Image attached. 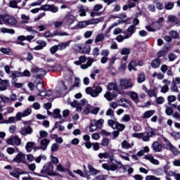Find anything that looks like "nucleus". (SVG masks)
I'll return each mask as SVG.
<instances>
[{
	"label": "nucleus",
	"mask_w": 180,
	"mask_h": 180,
	"mask_svg": "<svg viewBox=\"0 0 180 180\" xmlns=\"http://www.w3.org/2000/svg\"><path fill=\"white\" fill-rule=\"evenodd\" d=\"M54 166L51 162L46 164L44 166L43 169L41 170V174L42 175H49V176H57L58 174L53 172ZM51 170V171H50Z\"/></svg>",
	"instance_id": "f257e3e1"
},
{
	"label": "nucleus",
	"mask_w": 180,
	"mask_h": 180,
	"mask_svg": "<svg viewBox=\"0 0 180 180\" xmlns=\"http://www.w3.org/2000/svg\"><path fill=\"white\" fill-rule=\"evenodd\" d=\"M85 91L88 95H91V96L93 98H97V96H99V94L102 92L103 89L102 86H97L93 89L91 87H87Z\"/></svg>",
	"instance_id": "f03ea898"
},
{
	"label": "nucleus",
	"mask_w": 180,
	"mask_h": 180,
	"mask_svg": "<svg viewBox=\"0 0 180 180\" xmlns=\"http://www.w3.org/2000/svg\"><path fill=\"white\" fill-rule=\"evenodd\" d=\"M104 122L105 121L102 119H100L97 121L96 120H91L89 131L92 132L95 131V130H96L97 129H102V127H103Z\"/></svg>",
	"instance_id": "7ed1b4c3"
},
{
	"label": "nucleus",
	"mask_w": 180,
	"mask_h": 180,
	"mask_svg": "<svg viewBox=\"0 0 180 180\" xmlns=\"http://www.w3.org/2000/svg\"><path fill=\"white\" fill-rule=\"evenodd\" d=\"M0 19H1V20H3L6 25H10V26H15L16 23H18L16 18L9 15H0Z\"/></svg>",
	"instance_id": "20e7f679"
},
{
	"label": "nucleus",
	"mask_w": 180,
	"mask_h": 180,
	"mask_svg": "<svg viewBox=\"0 0 180 180\" xmlns=\"http://www.w3.org/2000/svg\"><path fill=\"white\" fill-rule=\"evenodd\" d=\"M120 86L122 89H130V88L134 86V83H133L131 79H120Z\"/></svg>",
	"instance_id": "39448f33"
},
{
	"label": "nucleus",
	"mask_w": 180,
	"mask_h": 180,
	"mask_svg": "<svg viewBox=\"0 0 180 180\" xmlns=\"http://www.w3.org/2000/svg\"><path fill=\"white\" fill-rule=\"evenodd\" d=\"M164 22V17H160L156 22H154L151 25H148L146 27V29L148 30V32H156V30H160V23H162Z\"/></svg>",
	"instance_id": "423d86ee"
},
{
	"label": "nucleus",
	"mask_w": 180,
	"mask_h": 180,
	"mask_svg": "<svg viewBox=\"0 0 180 180\" xmlns=\"http://www.w3.org/2000/svg\"><path fill=\"white\" fill-rule=\"evenodd\" d=\"M108 126L112 127V129H117L119 131H123V130H124V127H126L124 124H120L117 122H115L113 121V120H109L108 121Z\"/></svg>",
	"instance_id": "0eeeda50"
},
{
	"label": "nucleus",
	"mask_w": 180,
	"mask_h": 180,
	"mask_svg": "<svg viewBox=\"0 0 180 180\" xmlns=\"http://www.w3.org/2000/svg\"><path fill=\"white\" fill-rule=\"evenodd\" d=\"M7 144L9 146H20L22 144V140L18 136H12L10 137L6 141Z\"/></svg>",
	"instance_id": "6e6552de"
},
{
	"label": "nucleus",
	"mask_w": 180,
	"mask_h": 180,
	"mask_svg": "<svg viewBox=\"0 0 180 180\" xmlns=\"http://www.w3.org/2000/svg\"><path fill=\"white\" fill-rule=\"evenodd\" d=\"M13 162H16L17 164H20V162H22V164H27V162L26 161V155L20 152L13 160Z\"/></svg>",
	"instance_id": "1a4fd4ad"
},
{
	"label": "nucleus",
	"mask_w": 180,
	"mask_h": 180,
	"mask_svg": "<svg viewBox=\"0 0 180 180\" xmlns=\"http://www.w3.org/2000/svg\"><path fill=\"white\" fill-rule=\"evenodd\" d=\"M31 72L32 74H35V78H43V77L46 75V71H44L43 69H39V68L32 69Z\"/></svg>",
	"instance_id": "9d476101"
},
{
	"label": "nucleus",
	"mask_w": 180,
	"mask_h": 180,
	"mask_svg": "<svg viewBox=\"0 0 180 180\" xmlns=\"http://www.w3.org/2000/svg\"><path fill=\"white\" fill-rule=\"evenodd\" d=\"M63 22L67 26H71L75 22V17L72 15H68L63 18Z\"/></svg>",
	"instance_id": "9b49d317"
},
{
	"label": "nucleus",
	"mask_w": 180,
	"mask_h": 180,
	"mask_svg": "<svg viewBox=\"0 0 180 180\" xmlns=\"http://www.w3.org/2000/svg\"><path fill=\"white\" fill-rule=\"evenodd\" d=\"M152 149L155 153H161L162 150V145H161L158 141H154L152 143Z\"/></svg>",
	"instance_id": "f8f14e48"
},
{
	"label": "nucleus",
	"mask_w": 180,
	"mask_h": 180,
	"mask_svg": "<svg viewBox=\"0 0 180 180\" xmlns=\"http://www.w3.org/2000/svg\"><path fill=\"white\" fill-rule=\"evenodd\" d=\"M73 172L75 174H77V175H80L82 178H86V179H91V175L89 174V172L84 170V174L79 169L74 170Z\"/></svg>",
	"instance_id": "ddd939ff"
},
{
	"label": "nucleus",
	"mask_w": 180,
	"mask_h": 180,
	"mask_svg": "<svg viewBox=\"0 0 180 180\" xmlns=\"http://www.w3.org/2000/svg\"><path fill=\"white\" fill-rule=\"evenodd\" d=\"M20 133L22 136H27V134H32L33 133V129L28 125L27 127L22 128Z\"/></svg>",
	"instance_id": "4468645a"
},
{
	"label": "nucleus",
	"mask_w": 180,
	"mask_h": 180,
	"mask_svg": "<svg viewBox=\"0 0 180 180\" xmlns=\"http://www.w3.org/2000/svg\"><path fill=\"white\" fill-rule=\"evenodd\" d=\"M86 26H89L88 20L79 21L73 27V29H75V30H77V29H84V27H86Z\"/></svg>",
	"instance_id": "2eb2a0df"
},
{
	"label": "nucleus",
	"mask_w": 180,
	"mask_h": 180,
	"mask_svg": "<svg viewBox=\"0 0 180 180\" xmlns=\"http://www.w3.org/2000/svg\"><path fill=\"white\" fill-rule=\"evenodd\" d=\"M144 158L145 160L150 161L154 165H160V162L157 159H155L153 155H147L144 157Z\"/></svg>",
	"instance_id": "dca6fc26"
},
{
	"label": "nucleus",
	"mask_w": 180,
	"mask_h": 180,
	"mask_svg": "<svg viewBox=\"0 0 180 180\" xmlns=\"http://www.w3.org/2000/svg\"><path fill=\"white\" fill-rule=\"evenodd\" d=\"M50 144V140L47 139H44L40 142L41 146V150H43V151H46L47 150V146Z\"/></svg>",
	"instance_id": "f3484780"
},
{
	"label": "nucleus",
	"mask_w": 180,
	"mask_h": 180,
	"mask_svg": "<svg viewBox=\"0 0 180 180\" xmlns=\"http://www.w3.org/2000/svg\"><path fill=\"white\" fill-rule=\"evenodd\" d=\"M37 43L38 46H35L34 50H43V48L47 46V42L43 40H38Z\"/></svg>",
	"instance_id": "a211bd4d"
},
{
	"label": "nucleus",
	"mask_w": 180,
	"mask_h": 180,
	"mask_svg": "<svg viewBox=\"0 0 180 180\" xmlns=\"http://www.w3.org/2000/svg\"><path fill=\"white\" fill-rule=\"evenodd\" d=\"M128 34L125 35V39H129L131 37L134 33H136V27L134 25H130L127 29Z\"/></svg>",
	"instance_id": "6ab92c4d"
},
{
	"label": "nucleus",
	"mask_w": 180,
	"mask_h": 180,
	"mask_svg": "<svg viewBox=\"0 0 180 180\" xmlns=\"http://www.w3.org/2000/svg\"><path fill=\"white\" fill-rule=\"evenodd\" d=\"M58 92L60 94V95H64L67 94V86H65V83L64 82H60V86Z\"/></svg>",
	"instance_id": "aec40b11"
},
{
	"label": "nucleus",
	"mask_w": 180,
	"mask_h": 180,
	"mask_svg": "<svg viewBox=\"0 0 180 180\" xmlns=\"http://www.w3.org/2000/svg\"><path fill=\"white\" fill-rule=\"evenodd\" d=\"M129 96L135 102V103H139V94L134 91H129L128 94Z\"/></svg>",
	"instance_id": "412c9836"
},
{
	"label": "nucleus",
	"mask_w": 180,
	"mask_h": 180,
	"mask_svg": "<svg viewBox=\"0 0 180 180\" xmlns=\"http://www.w3.org/2000/svg\"><path fill=\"white\" fill-rule=\"evenodd\" d=\"M87 63L86 64H82L80 66V68H82V70H86V68H88L89 67H91V65H92V63H94V58H89L87 59Z\"/></svg>",
	"instance_id": "4be33fe9"
},
{
	"label": "nucleus",
	"mask_w": 180,
	"mask_h": 180,
	"mask_svg": "<svg viewBox=\"0 0 180 180\" xmlns=\"http://www.w3.org/2000/svg\"><path fill=\"white\" fill-rule=\"evenodd\" d=\"M9 80H3L0 85V91H6L9 88Z\"/></svg>",
	"instance_id": "5701e85b"
},
{
	"label": "nucleus",
	"mask_w": 180,
	"mask_h": 180,
	"mask_svg": "<svg viewBox=\"0 0 180 180\" xmlns=\"http://www.w3.org/2000/svg\"><path fill=\"white\" fill-rule=\"evenodd\" d=\"M104 98H105V99H107L108 101V102H112V101H113V98H116V95L112 94V93H110L109 91H107L104 94Z\"/></svg>",
	"instance_id": "b1692460"
},
{
	"label": "nucleus",
	"mask_w": 180,
	"mask_h": 180,
	"mask_svg": "<svg viewBox=\"0 0 180 180\" xmlns=\"http://www.w3.org/2000/svg\"><path fill=\"white\" fill-rule=\"evenodd\" d=\"M60 112H61V110L58 108H56V109L53 110V117L54 119L61 120L62 117H61V114H60Z\"/></svg>",
	"instance_id": "393cba45"
},
{
	"label": "nucleus",
	"mask_w": 180,
	"mask_h": 180,
	"mask_svg": "<svg viewBox=\"0 0 180 180\" xmlns=\"http://www.w3.org/2000/svg\"><path fill=\"white\" fill-rule=\"evenodd\" d=\"M70 43H71V41H68L66 42H62L58 45V50H65L67 47L70 46Z\"/></svg>",
	"instance_id": "a878e982"
},
{
	"label": "nucleus",
	"mask_w": 180,
	"mask_h": 180,
	"mask_svg": "<svg viewBox=\"0 0 180 180\" xmlns=\"http://www.w3.org/2000/svg\"><path fill=\"white\" fill-rule=\"evenodd\" d=\"M122 148H124L125 150H129V148H131L133 147V143H129L127 141L124 140L121 143Z\"/></svg>",
	"instance_id": "bb28decb"
},
{
	"label": "nucleus",
	"mask_w": 180,
	"mask_h": 180,
	"mask_svg": "<svg viewBox=\"0 0 180 180\" xmlns=\"http://www.w3.org/2000/svg\"><path fill=\"white\" fill-rule=\"evenodd\" d=\"M88 168L91 175H98V174H101V171L94 168L91 165H88Z\"/></svg>",
	"instance_id": "cd10ccee"
},
{
	"label": "nucleus",
	"mask_w": 180,
	"mask_h": 180,
	"mask_svg": "<svg viewBox=\"0 0 180 180\" xmlns=\"http://www.w3.org/2000/svg\"><path fill=\"white\" fill-rule=\"evenodd\" d=\"M36 146V143L34 142H27L25 146V150L27 153H30L32 151V148Z\"/></svg>",
	"instance_id": "c85d7f7f"
},
{
	"label": "nucleus",
	"mask_w": 180,
	"mask_h": 180,
	"mask_svg": "<svg viewBox=\"0 0 180 180\" xmlns=\"http://www.w3.org/2000/svg\"><path fill=\"white\" fill-rule=\"evenodd\" d=\"M82 53L86 54L88 53H91V46L88 44H82Z\"/></svg>",
	"instance_id": "c756f323"
},
{
	"label": "nucleus",
	"mask_w": 180,
	"mask_h": 180,
	"mask_svg": "<svg viewBox=\"0 0 180 180\" xmlns=\"http://www.w3.org/2000/svg\"><path fill=\"white\" fill-rule=\"evenodd\" d=\"M100 22H102V19L101 18H92L91 20H87V23L89 25H98Z\"/></svg>",
	"instance_id": "7c9ffc66"
},
{
	"label": "nucleus",
	"mask_w": 180,
	"mask_h": 180,
	"mask_svg": "<svg viewBox=\"0 0 180 180\" xmlns=\"http://www.w3.org/2000/svg\"><path fill=\"white\" fill-rule=\"evenodd\" d=\"M11 78L13 79H15V78H19L20 77H23V75L22 74V72H19V71H14L11 73Z\"/></svg>",
	"instance_id": "2f4dec72"
},
{
	"label": "nucleus",
	"mask_w": 180,
	"mask_h": 180,
	"mask_svg": "<svg viewBox=\"0 0 180 180\" xmlns=\"http://www.w3.org/2000/svg\"><path fill=\"white\" fill-rule=\"evenodd\" d=\"M161 65V62L160 61V59H155L151 63V67L153 68H158Z\"/></svg>",
	"instance_id": "473e14b6"
},
{
	"label": "nucleus",
	"mask_w": 180,
	"mask_h": 180,
	"mask_svg": "<svg viewBox=\"0 0 180 180\" xmlns=\"http://www.w3.org/2000/svg\"><path fill=\"white\" fill-rule=\"evenodd\" d=\"M108 91H117V84L115 83H109L107 86Z\"/></svg>",
	"instance_id": "72a5a7b5"
},
{
	"label": "nucleus",
	"mask_w": 180,
	"mask_h": 180,
	"mask_svg": "<svg viewBox=\"0 0 180 180\" xmlns=\"http://www.w3.org/2000/svg\"><path fill=\"white\" fill-rule=\"evenodd\" d=\"M155 113V110H148L144 112L143 118V119H148L149 117H151Z\"/></svg>",
	"instance_id": "f704fd0d"
},
{
	"label": "nucleus",
	"mask_w": 180,
	"mask_h": 180,
	"mask_svg": "<svg viewBox=\"0 0 180 180\" xmlns=\"http://www.w3.org/2000/svg\"><path fill=\"white\" fill-rule=\"evenodd\" d=\"M169 34L172 39H179V34L175 30L170 31Z\"/></svg>",
	"instance_id": "c9c22d12"
},
{
	"label": "nucleus",
	"mask_w": 180,
	"mask_h": 180,
	"mask_svg": "<svg viewBox=\"0 0 180 180\" xmlns=\"http://www.w3.org/2000/svg\"><path fill=\"white\" fill-rule=\"evenodd\" d=\"M105 39V35L103 34H97L95 39V43H99L101 41H103Z\"/></svg>",
	"instance_id": "e433bc0d"
},
{
	"label": "nucleus",
	"mask_w": 180,
	"mask_h": 180,
	"mask_svg": "<svg viewBox=\"0 0 180 180\" xmlns=\"http://www.w3.org/2000/svg\"><path fill=\"white\" fill-rule=\"evenodd\" d=\"M53 25L54 26V27H56V29H59V27H61V26H63V25H64V20H57L53 22Z\"/></svg>",
	"instance_id": "4c0bfd02"
},
{
	"label": "nucleus",
	"mask_w": 180,
	"mask_h": 180,
	"mask_svg": "<svg viewBox=\"0 0 180 180\" xmlns=\"http://www.w3.org/2000/svg\"><path fill=\"white\" fill-rule=\"evenodd\" d=\"M134 67H137V60H131L128 65L129 71H131Z\"/></svg>",
	"instance_id": "58836bf2"
},
{
	"label": "nucleus",
	"mask_w": 180,
	"mask_h": 180,
	"mask_svg": "<svg viewBox=\"0 0 180 180\" xmlns=\"http://www.w3.org/2000/svg\"><path fill=\"white\" fill-rule=\"evenodd\" d=\"M53 37H54V36H70V34H68V33L67 32H60V31H54L52 34Z\"/></svg>",
	"instance_id": "ea45409f"
},
{
	"label": "nucleus",
	"mask_w": 180,
	"mask_h": 180,
	"mask_svg": "<svg viewBox=\"0 0 180 180\" xmlns=\"http://www.w3.org/2000/svg\"><path fill=\"white\" fill-rule=\"evenodd\" d=\"M21 19L22 20L21 21V23H22V24L29 23V20H30V17H29L25 14H22Z\"/></svg>",
	"instance_id": "a19ab883"
},
{
	"label": "nucleus",
	"mask_w": 180,
	"mask_h": 180,
	"mask_svg": "<svg viewBox=\"0 0 180 180\" xmlns=\"http://www.w3.org/2000/svg\"><path fill=\"white\" fill-rule=\"evenodd\" d=\"M74 50L75 51H77L78 53H82V44H75Z\"/></svg>",
	"instance_id": "79ce46f5"
},
{
	"label": "nucleus",
	"mask_w": 180,
	"mask_h": 180,
	"mask_svg": "<svg viewBox=\"0 0 180 180\" xmlns=\"http://www.w3.org/2000/svg\"><path fill=\"white\" fill-rule=\"evenodd\" d=\"M145 80H146V75L142 72L138 77V82L139 84H141V82H144Z\"/></svg>",
	"instance_id": "37998d69"
},
{
	"label": "nucleus",
	"mask_w": 180,
	"mask_h": 180,
	"mask_svg": "<svg viewBox=\"0 0 180 180\" xmlns=\"http://www.w3.org/2000/svg\"><path fill=\"white\" fill-rule=\"evenodd\" d=\"M168 22L169 23H175V22H178V18L175 17V15H169L168 16Z\"/></svg>",
	"instance_id": "c03bdc74"
},
{
	"label": "nucleus",
	"mask_w": 180,
	"mask_h": 180,
	"mask_svg": "<svg viewBox=\"0 0 180 180\" xmlns=\"http://www.w3.org/2000/svg\"><path fill=\"white\" fill-rule=\"evenodd\" d=\"M79 16H86V11H85V8L82 6H80L79 7Z\"/></svg>",
	"instance_id": "a18cd8bd"
},
{
	"label": "nucleus",
	"mask_w": 180,
	"mask_h": 180,
	"mask_svg": "<svg viewBox=\"0 0 180 180\" xmlns=\"http://www.w3.org/2000/svg\"><path fill=\"white\" fill-rule=\"evenodd\" d=\"M9 6L10 8H19V6H18V1L15 0H12L9 2Z\"/></svg>",
	"instance_id": "49530a36"
},
{
	"label": "nucleus",
	"mask_w": 180,
	"mask_h": 180,
	"mask_svg": "<svg viewBox=\"0 0 180 180\" xmlns=\"http://www.w3.org/2000/svg\"><path fill=\"white\" fill-rule=\"evenodd\" d=\"M121 54L122 56H129V54H130V49H129V48H123L121 50Z\"/></svg>",
	"instance_id": "de8ad7c7"
},
{
	"label": "nucleus",
	"mask_w": 180,
	"mask_h": 180,
	"mask_svg": "<svg viewBox=\"0 0 180 180\" xmlns=\"http://www.w3.org/2000/svg\"><path fill=\"white\" fill-rule=\"evenodd\" d=\"M164 141H165V143H166L167 150H171L174 147L172 143H171V142H169V141H168V139L164 138Z\"/></svg>",
	"instance_id": "09e8293b"
},
{
	"label": "nucleus",
	"mask_w": 180,
	"mask_h": 180,
	"mask_svg": "<svg viewBox=\"0 0 180 180\" xmlns=\"http://www.w3.org/2000/svg\"><path fill=\"white\" fill-rule=\"evenodd\" d=\"M157 9H158V11H162V9H164V5L162 4V3L161 2H154Z\"/></svg>",
	"instance_id": "8fccbe9b"
},
{
	"label": "nucleus",
	"mask_w": 180,
	"mask_h": 180,
	"mask_svg": "<svg viewBox=\"0 0 180 180\" xmlns=\"http://www.w3.org/2000/svg\"><path fill=\"white\" fill-rule=\"evenodd\" d=\"M106 116H110V117H114L115 116V111L112 110L111 108H109L106 112H105Z\"/></svg>",
	"instance_id": "3c124183"
},
{
	"label": "nucleus",
	"mask_w": 180,
	"mask_h": 180,
	"mask_svg": "<svg viewBox=\"0 0 180 180\" xmlns=\"http://www.w3.org/2000/svg\"><path fill=\"white\" fill-rule=\"evenodd\" d=\"M127 5L129 9H131V8H136V1H133V0H128Z\"/></svg>",
	"instance_id": "603ef678"
},
{
	"label": "nucleus",
	"mask_w": 180,
	"mask_h": 180,
	"mask_svg": "<svg viewBox=\"0 0 180 180\" xmlns=\"http://www.w3.org/2000/svg\"><path fill=\"white\" fill-rule=\"evenodd\" d=\"M59 146L57 143H53L51 147V151L52 153H56V151H58Z\"/></svg>",
	"instance_id": "864d4df0"
},
{
	"label": "nucleus",
	"mask_w": 180,
	"mask_h": 180,
	"mask_svg": "<svg viewBox=\"0 0 180 180\" xmlns=\"http://www.w3.org/2000/svg\"><path fill=\"white\" fill-rule=\"evenodd\" d=\"M92 54H93V56H94V57H98V56H99V54H100L99 48H98V47L94 48L93 51H92Z\"/></svg>",
	"instance_id": "5fc2aeb1"
},
{
	"label": "nucleus",
	"mask_w": 180,
	"mask_h": 180,
	"mask_svg": "<svg viewBox=\"0 0 180 180\" xmlns=\"http://www.w3.org/2000/svg\"><path fill=\"white\" fill-rule=\"evenodd\" d=\"M165 8L167 11H171V9L174 8V3L169 2L165 5Z\"/></svg>",
	"instance_id": "6e6d98bb"
},
{
	"label": "nucleus",
	"mask_w": 180,
	"mask_h": 180,
	"mask_svg": "<svg viewBox=\"0 0 180 180\" xmlns=\"http://www.w3.org/2000/svg\"><path fill=\"white\" fill-rule=\"evenodd\" d=\"M165 113L168 116H171V115H172V113H174V110H172V108L166 106Z\"/></svg>",
	"instance_id": "4d7b16f0"
},
{
	"label": "nucleus",
	"mask_w": 180,
	"mask_h": 180,
	"mask_svg": "<svg viewBox=\"0 0 180 180\" xmlns=\"http://www.w3.org/2000/svg\"><path fill=\"white\" fill-rule=\"evenodd\" d=\"M108 179V175L100 174L96 176V180H106Z\"/></svg>",
	"instance_id": "13d9d810"
},
{
	"label": "nucleus",
	"mask_w": 180,
	"mask_h": 180,
	"mask_svg": "<svg viewBox=\"0 0 180 180\" xmlns=\"http://www.w3.org/2000/svg\"><path fill=\"white\" fill-rule=\"evenodd\" d=\"M49 136V133L46 131H39V139H44V137H47Z\"/></svg>",
	"instance_id": "bf43d9fd"
},
{
	"label": "nucleus",
	"mask_w": 180,
	"mask_h": 180,
	"mask_svg": "<svg viewBox=\"0 0 180 180\" xmlns=\"http://www.w3.org/2000/svg\"><path fill=\"white\" fill-rule=\"evenodd\" d=\"M22 115L24 117H26V116H29L30 115H32V109L27 108L23 112Z\"/></svg>",
	"instance_id": "052dcab7"
},
{
	"label": "nucleus",
	"mask_w": 180,
	"mask_h": 180,
	"mask_svg": "<svg viewBox=\"0 0 180 180\" xmlns=\"http://www.w3.org/2000/svg\"><path fill=\"white\" fill-rule=\"evenodd\" d=\"M58 51V46L57 45L53 46L50 49V51L51 54H56Z\"/></svg>",
	"instance_id": "680f3d73"
},
{
	"label": "nucleus",
	"mask_w": 180,
	"mask_h": 180,
	"mask_svg": "<svg viewBox=\"0 0 180 180\" xmlns=\"http://www.w3.org/2000/svg\"><path fill=\"white\" fill-rule=\"evenodd\" d=\"M146 134L148 135V138L154 137L155 136V131L154 129H150L149 131L146 132Z\"/></svg>",
	"instance_id": "e2e57ef3"
},
{
	"label": "nucleus",
	"mask_w": 180,
	"mask_h": 180,
	"mask_svg": "<svg viewBox=\"0 0 180 180\" xmlns=\"http://www.w3.org/2000/svg\"><path fill=\"white\" fill-rule=\"evenodd\" d=\"M91 105H87L85 108V109L84 110V112L85 113V115H89V113H91Z\"/></svg>",
	"instance_id": "0e129e2a"
},
{
	"label": "nucleus",
	"mask_w": 180,
	"mask_h": 180,
	"mask_svg": "<svg viewBox=\"0 0 180 180\" xmlns=\"http://www.w3.org/2000/svg\"><path fill=\"white\" fill-rule=\"evenodd\" d=\"M145 179H146V180H160V178L156 177L155 176H153V175L147 176L145 178Z\"/></svg>",
	"instance_id": "69168bd1"
},
{
	"label": "nucleus",
	"mask_w": 180,
	"mask_h": 180,
	"mask_svg": "<svg viewBox=\"0 0 180 180\" xmlns=\"http://www.w3.org/2000/svg\"><path fill=\"white\" fill-rule=\"evenodd\" d=\"M0 51L1 53H3L4 54H9V53H11V49H9L8 48H1L0 49Z\"/></svg>",
	"instance_id": "338daca9"
},
{
	"label": "nucleus",
	"mask_w": 180,
	"mask_h": 180,
	"mask_svg": "<svg viewBox=\"0 0 180 180\" xmlns=\"http://www.w3.org/2000/svg\"><path fill=\"white\" fill-rule=\"evenodd\" d=\"M122 122H130V115H124L122 118Z\"/></svg>",
	"instance_id": "774afa93"
}]
</instances>
